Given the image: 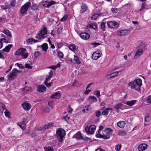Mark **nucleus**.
Listing matches in <instances>:
<instances>
[{
  "instance_id": "nucleus-42",
  "label": "nucleus",
  "mask_w": 151,
  "mask_h": 151,
  "mask_svg": "<svg viewBox=\"0 0 151 151\" xmlns=\"http://www.w3.org/2000/svg\"><path fill=\"white\" fill-rule=\"evenodd\" d=\"M105 23L103 22L101 23V28L103 30H104L105 29Z\"/></svg>"
},
{
  "instance_id": "nucleus-54",
  "label": "nucleus",
  "mask_w": 151,
  "mask_h": 151,
  "mask_svg": "<svg viewBox=\"0 0 151 151\" xmlns=\"http://www.w3.org/2000/svg\"><path fill=\"white\" fill-rule=\"evenodd\" d=\"M146 6V4L145 3H143L141 6V9H139V11H142V9H145Z\"/></svg>"
},
{
  "instance_id": "nucleus-28",
  "label": "nucleus",
  "mask_w": 151,
  "mask_h": 151,
  "mask_svg": "<svg viewBox=\"0 0 151 151\" xmlns=\"http://www.w3.org/2000/svg\"><path fill=\"white\" fill-rule=\"evenodd\" d=\"M123 104L121 103L119 104H117L115 107L114 108L117 110V112H119V109H121L122 107Z\"/></svg>"
},
{
  "instance_id": "nucleus-6",
  "label": "nucleus",
  "mask_w": 151,
  "mask_h": 151,
  "mask_svg": "<svg viewBox=\"0 0 151 151\" xmlns=\"http://www.w3.org/2000/svg\"><path fill=\"white\" fill-rule=\"evenodd\" d=\"M96 128V126L94 125H91L89 127L86 126L85 128V131L87 134H92L94 133Z\"/></svg>"
},
{
  "instance_id": "nucleus-50",
  "label": "nucleus",
  "mask_w": 151,
  "mask_h": 151,
  "mask_svg": "<svg viewBox=\"0 0 151 151\" xmlns=\"http://www.w3.org/2000/svg\"><path fill=\"white\" fill-rule=\"evenodd\" d=\"M16 65L20 68L24 69V66H23V65L21 64H19V63H17L16 64Z\"/></svg>"
},
{
  "instance_id": "nucleus-63",
  "label": "nucleus",
  "mask_w": 151,
  "mask_h": 151,
  "mask_svg": "<svg viewBox=\"0 0 151 151\" xmlns=\"http://www.w3.org/2000/svg\"><path fill=\"white\" fill-rule=\"evenodd\" d=\"M111 11L114 13H116L117 11V9H116L112 8L111 9Z\"/></svg>"
},
{
  "instance_id": "nucleus-39",
  "label": "nucleus",
  "mask_w": 151,
  "mask_h": 151,
  "mask_svg": "<svg viewBox=\"0 0 151 151\" xmlns=\"http://www.w3.org/2000/svg\"><path fill=\"white\" fill-rule=\"evenodd\" d=\"M69 49L77 53L78 51V48H69Z\"/></svg>"
},
{
  "instance_id": "nucleus-18",
  "label": "nucleus",
  "mask_w": 151,
  "mask_h": 151,
  "mask_svg": "<svg viewBox=\"0 0 151 151\" xmlns=\"http://www.w3.org/2000/svg\"><path fill=\"white\" fill-rule=\"evenodd\" d=\"M129 30H121L118 32V35L120 36L125 35L127 33L129 32Z\"/></svg>"
},
{
  "instance_id": "nucleus-27",
  "label": "nucleus",
  "mask_w": 151,
  "mask_h": 151,
  "mask_svg": "<svg viewBox=\"0 0 151 151\" xmlns=\"http://www.w3.org/2000/svg\"><path fill=\"white\" fill-rule=\"evenodd\" d=\"M39 6L37 4H32L31 6V9L32 10L35 11L39 9Z\"/></svg>"
},
{
  "instance_id": "nucleus-40",
  "label": "nucleus",
  "mask_w": 151,
  "mask_h": 151,
  "mask_svg": "<svg viewBox=\"0 0 151 151\" xmlns=\"http://www.w3.org/2000/svg\"><path fill=\"white\" fill-rule=\"evenodd\" d=\"M147 46V45L145 43L141 42L140 43L139 47H145Z\"/></svg>"
},
{
  "instance_id": "nucleus-3",
  "label": "nucleus",
  "mask_w": 151,
  "mask_h": 151,
  "mask_svg": "<svg viewBox=\"0 0 151 151\" xmlns=\"http://www.w3.org/2000/svg\"><path fill=\"white\" fill-rule=\"evenodd\" d=\"M56 135L57 139L59 142H62L63 138L65 135V132L63 129H59L56 131Z\"/></svg>"
},
{
  "instance_id": "nucleus-59",
  "label": "nucleus",
  "mask_w": 151,
  "mask_h": 151,
  "mask_svg": "<svg viewBox=\"0 0 151 151\" xmlns=\"http://www.w3.org/2000/svg\"><path fill=\"white\" fill-rule=\"evenodd\" d=\"M57 68V67H56V66L55 65H52L51 66L47 67V68H51L53 70H55Z\"/></svg>"
},
{
  "instance_id": "nucleus-46",
  "label": "nucleus",
  "mask_w": 151,
  "mask_h": 151,
  "mask_svg": "<svg viewBox=\"0 0 151 151\" xmlns=\"http://www.w3.org/2000/svg\"><path fill=\"white\" fill-rule=\"evenodd\" d=\"M4 113H5V116L6 117H8V118L9 117H10L9 112V111L8 110L6 109L5 111L4 112Z\"/></svg>"
},
{
  "instance_id": "nucleus-11",
  "label": "nucleus",
  "mask_w": 151,
  "mask_h": 151,
  "mask_svg": "<svg viewBox=\"0 0 151 151\" xmlns=\"http://www.w3.org/2000/svg\"><path fill=\"white\" fill-rule=\"evenodd\" d=\"M147 145L145 144H142L138 147V149L139 151H143L147 148Z\"/></svg>"
},
{
  "instance_id": "nucleus-31",
  "label": "nucleus",
  "mask_w": 151,
  "mask_h": 151,
  "mask_svg": "<svg viewBox=\"0 0 151 151\" xmlns=\"http://www.w3.org/2000/svg\"><path fill=\"white\" fill-rule=\"evenodd\" d=\"M118 134L120 136H124L126 135V133L124 131H120L118 132Z\"/></svg>"
},
{
  "instance_id": "nucleus-23",
  "label": "nucleus",
  "mask_w": 151,
  "mask_h": 151,
  "mask_svg": "<svg viewBox=\"0 0 151 151\" xmlns=\"http://www.w3.org/2000/svg\"><path fill=\"white\" fill-rule=\"evenodd\" d=\"M27 119H24L23 121L21 122V124H20L19 125L20 127L23 129H25L24 126L26 125V122H27Z\"/></svg>"
},
{
  "instance_id": "nucleus-24",
  "label": "nucleus",
  "mask_w": 151,
  "mask_h": 151,
  "mask_svg": "<svg viewBox=\"0 0 151 151\" xmlns=\"http://www.w3.org/2000/svg\"><path fill=\"white\" fill-rule=\"evenodd\" d=\"M113 131L111 129L109 128H106L105 130V132L107 134L106 135H109L110 137V135L112 134Z\"/></svg>"
},
{
  "instance_id": "nucleus-7",
  "label": "nucleus",
  "mask_w": 151,
  "mask_h": 151,
  "mask_svg": "<svg viewBox=\"0 0 151 151\" xmlns=\"http://www.w3.org/2000/svg\"><path fill=\"white\" fill-rule=\"evenodd\" d=\"M108 26L111 28L115 29H117L119 27V24L115 21H110L107 22Z\"/></svg>"
},
{
  "instance_id": "nucleus-49",
  "label": "nucleus",
  "mask_w": 151,
  "mask_h": 151,
  "mask_svg": "<svg viewBox=\"0 0 151 151\" xmlns=\"http://www.w3.org/2000/svg\"><path fill=\"white\" fill-rule=\"evenodd\" d=\"M53 74V72L52 70H50V72L49 73V75L48 76V78H52V76Z\"/></svg>"
},
{
  "instance_id": "nucleus-13",
  "label": "nucleus",
  "mask_w": 151,
  "mask_h": 151,
  "mask_svg": "<svg viewBox=\"0 0 151 151\" xmlns=\"http://www.w3.org/2000/svg\"><path fill=\"white\" fill-rule=\"evenodd\" d=\"M88 8V7L86 4H83L81 5V9L80 11V13L82 14L84 13L87 11Z\"/></svg>"
},
{
  "instance_id": "nucleus-26",
  "label": "nucleus",
  "mask_w": 151,
  "mask_h": 151,
  "mask_svg": "<svg viewBox=\"0 0 151 151\" xmlns=\"http://www.w3.org/2000/svg\"><path fill=\"white\" fill-rule=\"evenodd\" d=\"M137 100H133L130 101H128L126 104L127 105L132 106L134 105L136 102Z\"/></svg>"
},
{
  "instance_id": "nucleus-37",
  "label": "nucleus",
  "mask_w": 151,
  "mask_h": 151,
  "mask_svg": "<svg viewBox=\"0 0 151 151\" xmlns=\"http://www.w3.org/2000/svg\"><path fill=\"white\" fill-rule=\"evenodd\" d=\"M56 3L55 2L53 1H51L48 3V4H47V8H49L50 6L52 5L55 4Z\"/></svg>"
},
{
  "instance_id": "nucleus-58",
  "label": "nucleus",
  "mask_w": 151,
  "mask_h": 151,
  "mask_svg": "<svg viewBox=\"0 0 151 151\" xmlns=\"http://www.w3.org/2000/svg\"><path fill=\"white\" fill-rule=\"evenodd\" d=\"M40 55V53L38 51L34 53V56H35V58H37Z\"/></svg>"
},
{
  "instance_id": "nucleus-45",
  "label": "nucleus",
  "mask_w": 151,
  "mask_h": 151,
  "mask_svg": "<svg viewBox=\"0 0 151 151\" xmlns=\"http://www.w3.org/2000/svg\"><path fill=\"white\" fill-rule=\"evenodd\" d=\"M16 4V1L15 0H12L10 2L11 6H15Z\"/></svg>"
},
{
  "instance_id": "nucleus-35",
  "label": "nucleus",
  "mask_w": 151,
  "mask_h": 151,
  "mask_svg": "<svg viewBox=\"0 0 151 151\" xmlns=\"http://www.w3.org/2000/svg\"><path fill=\"white\" fill-rule=\"evenodd\" d=\"M96 116L98 118L99 116L102 115L101 112L99 111H97L95 112Z\"/></svg>"
},
{
  "instance_id": "nucleus-62",
  "label": "nucleus",
  "mask_w": 151,
  "mask_h": 151,
  "mask_svg": "<svg viewBox=\"0 0 151 151\" xmlns=\"http://www.w3.org/2000/svg\"><path fill=\"white\" fill-rule=\"evenodd\" d=\"M91 90L87 89L86 88V90L84 92V93L86 95H87L91 91Z\"/></svg>"
},
{
  "instance_id": "nucleus-17",
  "label": "nucleus",
  "mask_w": 151,
  "mask_h": 151,
  "mask_svg": "<svg viewBox=\"0 0 151 151\" xmlns=\"http://www.w3.org/2000/svg\"><path fill=\"white\" fill-rule=\"evenodd\" d=\"M73 63L75 64L78 65L81 63V62L79 58L77 56L74 55V60H73Z\"/></svg>"
},
{
  "instance_id": "nucleus-1",
  "label": "nucleus",
  "mask_w": 151,
  "mask_h": 151,
  "mask_svg": "<svg viewBox=\"0 0 151 151\" xmlns=\"http://www.w3.org/2000/svg\"><path fill=\"white\" fill-rule=\"evenodd\" d=\"M128 85L131 87V89L139 91L140 90V87L142 85V80L138 78L135 80L133 82H129Z\"/></svg>"
},
{
  "instance_id": "nucleus-14",
  "label": "nucleus",
  "mask_w": 151,
  "mask_h": 151,
  "mask_svg": "<svg viewBox=\"0 0 151 151\" xmlns=\"http://www.w3.org/2000/svg\"><path fill=\"white\" fill-rule=\"evenodd\" d=\"M143 50L142 49H139L136 52L134 58V59H137L139 56L142 54Z\"/></svg>"
},
{
  "instance_id": "nucleus-4",
  "label": "nucleus",
  "mask_w": 151,
  "mask_h": 151,
  "mask_svg": "<svg viewBox=\"0 0 151 151\" xmlns=\"http://www.w3.org/2000/svg\"><path fill=\"white\" fill-rule=\"evenodd\" d=\"M15 55H22L23 58H26L28 55V53L26 52L25 49L23 48H20L14 53Z\"/></svg>"
},
{
  "instance_id": "nucleus-22",
  "label": "nucleus",
  "mask_w": 151,
  "mask_h": 151,
  "mask_svg": "<svg viewBox=\"0 0 151 151\" xmlns=\"http://www.w3.org/2000/svg\"><path fill=\"white\" fill-rule=\"evenodd\" d=\"M73 138H75L78 139H84V138L81 135V134L79 133H78L75 134L73 137Z\"/></svg>"
},
{
  "instance_id": "nucleus-29",
  "label": "nucleus",
  "mask_w": 151,
  "mask_h": 151,
  "mask_svg": "<svg viewBox=\"0 0 151 151\" xmlns=\"http://www.w3.org/2000/svg\"><path fill=\"white\" fill-rule=\"evenodd\" d=\"M88 26L90 28H92L94 29H96L97 28V25L94 23L90 24Z\"/></svg>"
},
{
  "instance_id": "nucleus-55",
  "label": "nucleus",
  "mask_w": 151,
  "mask_h": 151,
  "mask_svg": "<svg viewBox=\"0 0 151 151\" xmlns=\"http://www.w3.org/2000/svg\"><path fill=\"white\" fill-rule=\"evenodd\" d=\"M48 47L47 44L46 43H44L40 46H37V47Z\"/></svg>"
},
{
  "instance_id": "nucleus-53",
  "label": "nucleus",
  "mask_w": 151,
  "mask_h": 151,
  "mask_svg": "<svg viewBox=\"0 0 151 151\" xmlns=\"http://www.w3.org/2000/svg\"><path fill=\"white\" fill-rule=\"evenodd\" d=\"M62 32V28L61 27H59L58 28L57 32L58 34H61Z\"/></svg>"
},
{
  "instance_id": "nucleus-51",
  "label": "nucleus",
  "mask_w": 151,
  "mask_h": 151,
  "mask_svg": "<svg viewBox=\"0 0 151 151\" xmlns=\"http://www.w3.org/2000/svg\"><path fill=\"white\" fill-rule=\"evenodd\" d=\"M91 45L94 47H96L100 45V43L98 42H94L91 43Z\"/></svg>"
},
{
  "instance_id": "nucleus-64",
  "label": "nucleus",
  "mask_w": 151,
  "mask_h": 151,
  "mask_svg": "<svg viewBox=\"0 0 151 151\" xmlns=\"http://www.w3.org/2000/svg\"><path fill=\"white\" fill-rule=\"evenodd\" d=\"M147 101L148 103H151V96H149L147 100Z\"/></svg>"
},
{
  "instance_id": "nucleus-44",
  "label": "nucleus",
  "mask_w": 151,
  "mask_h": 151,
  "mask_svg": "<svg viewBox=\"0 0 151 151\" xmlns=\"http://www.w3.org/2000/svg\"><path fill=\"white\" fill-rule=\"evenodd\" d=\"M121 145H118L115 147V150L116 151H119L121 148Z\"/></svg>"
},
{
  "instance_id": "nucleus-48",
  "label": "nucleus",
  "mask_w": 151,
  "mask_h": 151,
  "mask_svg": "<svg viewBox=\"0 0 151 151\" xmlns=\"http://www.w3.org/2000/svg\"><path fill=\"white\" fill-rule=\"evenodd\" d=\"M68 18V16L67 15H65L61 19L60 21L62 22L64 21L67 20Z\"/></svg>"
},
{
  "instance_id": "nucleus-16",
  "label": "nucleus",
  "mask_w": 151,
  "mask_h": 151,
  "mask_svg": "<svg viewBox=\"0 0 151 151\" xmlns=\"http://www.w3.org/2000/svg\"><path fill=\"white\" fill-rule=\"evenodd\" d=\"M17 75V73L16 71H14V70L12 71V72L8 76V79L9 80H11L15 78Z\"/></svg>"
},
{
  "instance_id": "nucleus-21",
  "label": "nucleus",
  "mask_w": 151,
  "mask_h": 151,
  "mask_svg": "<svg viewBox=\"0 0 151 151\" xmlns=\"http://www.w3.org/2000/svg\"><path fill=\"white\" fill-rule=\"evenodd\" d=\"M125 124L126 123L124 121H120L117 124L118 127L121 128H123L125 126Z\"/></svg>"
},
{
  "instance_id": "nucleus-2",
  "label": "nucleus",
  "mask_w": 151,
  "mask_h": 151,
  "mask_svg": "<svg viewBox=\"0 0 151 151\" xmlns=\"http://www.w3.org/2000/svg\"><path fill=\"white\" fill-rule=\"evenodd\" d=\"M47 29L46 27L42 28L40 31V33L37 34L35 36V38L40 40L41 39H44L47 37Z\"/></svg>"
},
{
  "instance_id": "nucleus-56",
  "label": "nucleus",
  "mask_w": 151,
  "mask_h": 151,
  "mask_svg": "<svg viewBox=\"0 0 151 151\" xmlns=\"http://www.w3.org/2000/svg\"><path fill=\"white\" fill-rule=\"evenodd\" d=\"M11 48H5L2 50V51L6 52H9Z\"/></svg>"
},
{
  "instance_id": "nucleus-33",
  "label": "nucleus",
  "mask_w": 151,
  "mask_h": 151,
  "mask_svg": "<svg viewBox=\"0 0 151 151\" xmlns=\"http://www.w3.org/2000/svg\"><path fill=\"white\" fill-rule=\"evenodd\" d=\"M89 98L91 99L92 102H96L97 101V99L94 96H90Z\"/></svg>"
},
{
  "instance_id": "nucleus-5",
  "label": "nucleus",
  "mask_w": 151,
  "mask_h": 151,
  "mask_svg": "<svg viewBox=\"0 0 151 151\" xmlns=\"http://www.w3.org/2000/svg\"><path fill=\"white\" fill-rule=\"evenodd\" d=\"M30 5V3L27 2L22 6L20 10L21 13L23 14H25L27 12Z\"/></svg>"
},
{
  "instance_id": "nucleus-32",
  "label": "nucleus",
  "mask_w": 151,
  "mask_h": 151,
  "mask_svg": "<svg viewBox=\"0 0 151 151\" xmlns=\"http://www.w3.org/2000/svg\"><path fill=\"white\" fill-rule=\"evenodd\" d=\"M44 149L45 151H53L54 149L52 147L49 146L47 147H45L44 148Z\"/></svg>"
},
{
  "instance_id": "nucleus-38",
  "label": "nucleus",
  "mask_w": 151,
  "mask_h": 151,
  "mask_svg": "<svg viewBox=\"0 0 151 151\" xmlns=\"http://www.w3.org/2000/svg\"><path fill=\"white\" fill-rule=\"evenodd\" d=\"M108 114V111L107 109H106L104 111H103L101 113V114L103 115L107 116Z\"/></svg>"
},
{
  "instance_id": "nucleus-43",
  "label": "nucleus",
  "mask_w": 151,
  "mask_h": 151,
  "mask_svg": "<svg viewBox=\"0 0 151 151\" xmlns=\"http://www.w3.org/2000/svg\"><path fill=\"white\" fill-rule=\"evenodd\" d=\"M149 116H150V115L149 114H147L145 116V122H148L149 120H150V117H149Z\"/></svg>"
},
{
  "instance_id": "nucleus-9",
  "label": "nucleus",
  "mask_w": 151,
  "mask_h": 151,
  "mask_svg": "<svg viewBox=\"0 0 151 151\" xmlns=\"http://www.w3.org/2000/svg\"><path fill=\"white\" fill-rule=\"evenodd\" d=\"M22 106L26 111H29L31 109V106L30 104L27 102H24L22 104Z\"/></svg>"
},
{
  "instance_id": "nucleus-10",
  "label": "nucleus",
  "mask_w": 151,
  "mask_h": 151,
  "mask_svg": "<svg viewBox=\"0 0 151 151\" xmlns=\"http://www.w3.org/2000/svg\"><path fill=\"white\" fill-rule=\"evenodd\" d=\"M80 37L84 40H87L89 39L90 36L89 34L86 32H82L80 35Z\"/></svg>"
},
{
  "instance_id": "nucleus-47",
  "label": "nucleus",
  "mask_w": 151,
  "mask_h": 151,
  "mask_svg": "<svg viewBox=\"0 0 151 151\" xmlns=\"http://www.w3.org/2000/svg\"><path fill=\"white\" fill-rule=\"evenodd\" d=\"M58 47H62L63 46H64L65 45L63 44L62 42L60 43H56Z\"/></svg>"
},
{
  "instance_id": "nucleus-60",
  "label": "nucleus",
  "mask_w": 151,
  "mask_h": 151,
  "mask_svg": "<svg viewBox=\"0 0 151 151\" xmlns=\"http://www.w3.org/2000/svg\"><path fill=\"white\" fill-rule=\"evenodd\" d=\"M73 109L70 107V106L69 105L68 106V108L67 109L68 111L70 113H71L73 111Z\"/></svg>"
},
{
  "instance_id": "nucleus-52",
  "label": "nucleus",
  "mask_w": 151,
  "mask_h": 151,
  "mask_svg": "<svg viewBox=\"0 0 151 151\" xmlns=\"http://www.w3.org/2000/svg\"><path fill=\"white\" fill-rule=\"evenodd\" d=\"M59 57L60 58H63V52L61 51H59L58 52Z\"/></svg>"
},
{
  "instance_id": "nucleus-61",
  "label": "nucleus",
  "mask_w": 151,
  "mask_h": 151,
  "mask_svg": "<svg viewBox=\"0 0 151 151\" xmlns=\"http://www.w3.org/2000/svg\"><path fill=\"white\" fill-rule=\"evenodd\" d=\"M1 40L2 42H3L5 44L8 42V41L5 38L2 39Z\"/></svg>"
},
{
  "instance_id": "nucleus-57",
  "label": "nucleus",
  "mask_w": 151,
  "mask_h": 151,
  "mask_svg": "<svg viewBox=\"0 0 151 151\" xmlns=\"http://www.w3.org/2000/svg\"><path fill=\"white\" fill-rule=\"evenodd\" d=\"M25 66L26 68L29 69H31L32 68V66L30 65L29 64L26 63L25 64Z\"/></svg>"
},
{
  "instance_id": "nucleus-25",
  "label": "nucleus",
  "mask_w": 151,
  "mask_h": 151,
  "mask_svg": "<svg viewBox=\"0 0 151 151\" xmlns=\"http://www.w3.org/2000/svg\"><path fill=\"white\" fill-rule=\"evenodd\" d=\"M37 41L35 40L32 38H30L27 41V43L29 44H32L35 42H37Z\"/></svg>"
},
{
  "instance_id": "nucleus-36",
  "label": "nucleus",
  "mask_w": 151,
  "mask_h": 151,
  "mask_svg": "<svg viewBox=\"0 0 151 151\" xmlns=\"http://www.w3.org/2000/svg\"><path fill=\"white\" fill-rule=\"evenodd\" d=\"M99 16V14H94L92 15L91 17L92 20H96Z\"/></svg>"
},
{
  "instance_id": "nucleus-41",
  "label": "nucleus",
  "mask_w": 151,
  "mask_h": 151,
  "mask_svg": "<svg viewBox=\"0 0 151 151\" xmlns=\"http://www.w3.org/2000/svg\"><path fill=\"white\" fill-rule=\"evenodd\" d=\"M94 94L96 95L97 97H99V96H100V92L99 91H96L94 92Z\"/></svg>"
},
{
  "instance_id": "nucleus-30",
  "label": "nucleus",
  "mask_w": 151,
  "mask_h": 151,
  "mask_svg": "<svg viewBox=\"0 0 151 151\" xmlns=\"http://www.w3.org/2000/svg\"><path fill=\"white\" fill-rule=\"evenodd\" d=\"M3 33L6 34L7 36L11 37H12V35L10 33V32L9 31L8 29H6L5 30H4L3 31Z\"/></svg>"
},
{
  "instance_id": "nucleus-15",
  "label": "nucleus",
  "mask_w": 151,
  "mask_h": 151,
  "mask_svg": "<svg viewBox=\"0 0 151 151\" xmlns=\"http://www.w3.org/2000/svg\"><path fill=\"white\" fill-rule=\"evenodd\" d=\"M46 90V88L43 85H41L38 86L37 88V91L39 92H43Z\"/></svg>"
},
{
  "instance_id": "nucleus-19",
  "label": "nucleus",
  "mask_w": 151,
  "mask_h": 151,
  "mask_svg": "<svg viewBox=\"0 0 151 151\" xmlns=\"http://www.w3.org/2000/svg\"><path fill=\"white\" fill-rule=\"evenodd\" d=\"M60 94L59 91L56 92L55 93L53 94L50 96L51 98L59 99L60 97Z\"/></svg>"
},
{
  "instance_id": "nucleus-20",
  "label": "nucleus",
  "mask_w": 151,
  "mask_h": 151,
  "mask_svg": "<svg viewBox=\"0 0 151 151\" xmlns=\"http://www.w3.org/2000/svg\"><path fill=\"white\" fill-rule=\"evenodd\" d=\"M96 137L99 138H102L104 139H108L110 138V137L109 135H105L104 134L102 135L99 133V132H98L97 134H96Z\"/></svg>"
},
{
  "instance_id": "nucleus-34",
  "label": "nucleus",
  "mask_w": 151,
  "mask_h": 151,
  "mask_svg": "<svg viewBox=\"0 0 151 151\" xmlns=\"http://www.w3.org/2000/svg\"><path fill=\"white\" fill-rule=\"evenodd\" d=\"M55 17H48V22L52 23L54 20V18Z\"/></svg>"
},
{
  "instance_id": "nucleus-12",
  "label": "nucleus",
  "mask_w": 151,
  "mask_h": 151,
  "mask_svg": "<svg viewBox=\"0 0 151 151\" xmlns=\"http://www.w3.org/2000/svg\"><path fill=\"white\" fill-rule=\"evenodd\" d=\"M119 73L118 71H116L115 72L112 73L110 74L107 75L106 77L108 78V79L113 78L117 76Z\"/></svg>"
},
{
  "instance_id": "nucleus-8",
  "label": "nucleus",
  "mask_w": 151,
  "mask_h": 151,
  "mask_svg": "<svg viewBox=\"0 0 151 151\" xmlns=\"http://www.w3.org/2000/svg\"><path fill=\"white\" fill-rule=\"evenodd\" d=\"M101 54L102 53L99 51H95L92 55V58L94 60H96L101 56Z\"/></svg>"
}]
</instances>
